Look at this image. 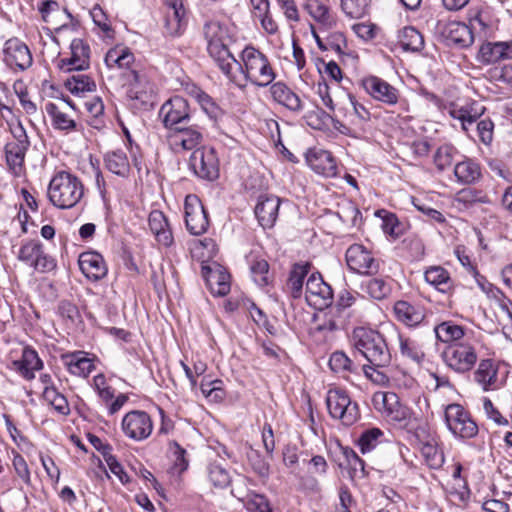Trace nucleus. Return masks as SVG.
<instances>
[{
    "mask_svg": "<svg viewBox=\"0 0 512 512\" xmlns=\"http://www.w3.org/2000/svg\"><path fill=\"white\" fill-rule=\"evenodd\" d=\"M239 62L234 56L229 60V71L221 70L222 73L235 85L244 88L247 82L258 87L270 85L276 75L265 54L260 50L247 46L241 53Z\"/></svg>",
    "mask_w": 512,
    "mask_h": 512,
    "instance_id": "obj_1",
    "label": "nucleus"
},
{
    "mask_svg": "<svg viewBox=\"0 0 512 512\" xmlns=\"http://www.w3.org/2000/svg\"><path fill=\"white\" fill-rule=\"evenodd\" d=\"M351 343L374 366H389L391 353L383 335L373 329L358 327L353 330Z\"/></svg>",
    "mask_w": 512,
    "mask_h": 512,
    "instance_id": "obj_2",
    "label": "nucleus"
},
{
    "mask_svg": "<svg viewBox=\"0 0 512 512\" xmlns=\"http://www.w3.org/2000/svg\"><path fill=\"white\" fill-rule=\"evenodd\" d=\"M84 194L81 180L67 171L56 173L48 185L47 196L53 206L70 209L76 206Z\"/></svg>",
    "mask_w": 512,
    "mask_h": 512,
    "instance_id": "obj_3",
    "label": "nucleus"
},
{
    "mask_svg": "<svg viewBox=\"0 0 512 512\" xmlns=\"http://www.w3.org/2000/svg\"><path fill=\"white\" fill-rule=\"evenodd\" d=\"M203 33L207 40V50L220 70L229 71V60L233 54L229 50L232 43V35L226 24L217 20L207 21L203 27Z\"/></svg>",
    "mask_w": 512,
    "mask_h": 512,
    "instance_id": "obj_4",
    "label": "nucleus"
},
{
    "mask_svg": "<svg viewBox=\"0 0 512 512\" xmlns=\"http://www.w3.org/2000/svg\"><path fill=\"white\" fill-rule=\"evenodd\" d=\"M356 294L344 289L339 292L336 303L324 313L322 322L318 326L319 331L334 332L345 329L349 323V308L356 302Z\"/></svg>",
    "mask_w": 512,
    "mask_h": 512,
    "instance_id": "obj_5",
    "label": "nucleus"
},
{
    "mask_svg": "<svg viewBox=\"0 0 512 512\" xmlns=\"http://www.w3.org/2000/svg\"><path fill=\"white\" fill-rule=\"evenodd\" d=\"M326 405L331 417L339 419L346 426L353 425L360 417L358 404L351 400L345 390L330 389Z\"/></svg>",
    "mask_w": 512,
    "mask_h": 512,
    "instance_id": "obj_6",
    "label": "nucleus"
},
{
    "mask_svg": "<svg viewBox=\"0 0 512 512\" xmlns=\"http://www.w3.org/2000/svg\"><path fill=\"white\" fill-rule=\"evenodd\" d=\"M445 422L449 431L461 439H471L478 434V426L470 413L460 404L452 403L445 408Z\"/></svg>",
    "mask_w": 512,
    "mask_h": 512,
    "instance_id": "obj_7",
    "label": "nucleus"
},
{
    "mask_svg": "<svg viewBox=\"0 0 512 512\" xmlns=\"http://www.w3.org/2000/svg\"><path fill=\"white\" fill-rule=\"evenodd\" d=\"M441 357L451 370L460 374L470 371L478 359L475 347L468 342L448 345Z\"/></svg>",
    "mask_w": 512,
    "mask_h": 512,
    "instance_id": "obj_8",
    "label": "nucleus"
},
{
    "mask_svg": "<svg viewBox=\"0 0 512 512\" xmlns=\"http://www.w3.org/2000/svg\"><path fill=\"white\" fill-rule=\"evenodd\" d=\"M189 168L195 176L207 181L219 177V159L213 147L202 146L195 149L189 159Z\"/></svg>",
    "mask_w": 512,
    "mask_h": 512,
    "instance_id": "obj_9",
    "label": "nucleus"
},
{
    "mask_svg": "<svg viewBox=\"0 0 512 512\" xmlns=\"http://www.w3.org/2000/svg\"><path fill=\"white\" fill-rule=\"evenodd\" d=\"M159 117L167 131L187 125L193 119L188 101L178 95L170 98L161 106Z\"/></svg>",
    "mask_w": 512,
    "mask_h": 512,
    "instance_id": "obj_10",
    "label": "nucleus"
},
{
    "mask_svg": "<svg viewBox=\"0 0 512 512\" xmlns=\"http://www.w3.org/2000/svg\"><path fill=\"white\" fill-rule=\"evenodd\" d=\"M348 268L361 275H375L380 270V260L362 244H352L345 253Z\"/></svg>",
    "mask_w": 512,
    "mask_h": 512,
    "instance_id": "obj_11",
    "label": "nucleus"
},
{
    "mask_svg": "<svg viewBox=\"0 0 512 512\" xmlns=\"http://www.w3.org/2000/svg\"><path fill=\"white\" fill-rule=\"evenodd\" d=\"M435 33L446 45L460 48L469 47L474 42V35L471 28L458 21H438Z\"/></svg>",
    "mask_w": 512,
    "mask_h": 512,
    "instance_id": "obj_12",
    "label": "nucleus"
},
{
    "mask_svg": "<svg viewBox=\"0 0 512 512\" xmlns=\"http://www.w3.org/2000/svg\"><path fill=\"white\" fill-rule=\"evenodd\" d=\"M167 139L175 152L195 150L203 141L202 128L191 121L169 130Z\"/></svg>",
    "mask_w": 512,
    "mask_h": 512,
    "instance_id": "obj_13",
    "label": "nucleus"
},
{
    "mask_svg": "<svg viewBox=\"0 0 512 512\" xmlns=\"http://www.w3.org/2000/svg\"><path fill=\"white\" fill-rule=\"evenodd\" d=\"M306 300L318 310L328 309L333 303V289L319 272L312 273L306 282Z\"/></svg>",
    "mask_w": 512,
    "mask_h": 512,
    "instance_id": "obj_14",
    "label": "nucleus"
},
{
    "mask_svg": "<svg viewBox=\"0 0 512 512\" xmlns=\"http://www.w3.org/2000/svg\"><path fill=\"white\" fill-rule=\"evenodd\" d=\"M185 224L192 235H202L209 227L208 214L197 195L189 194L184 202Z\"/></svg>",
    "mask_w": 512,
    "mask_h": 512,
    "instance_id": "obj_15",
    "label": "nucleus"
},
{
    "mask_svg": "<svg viewBox=\"0 0 512 512\" xmlns=\"http://www.w3.org/2000/svg\"><path fill=\"white\" fill-rule=\"evenodd\" d=\"M3 62L13 71H25L33 63L28 46L18 38H10L4 43Z\"/></svg>",
    "mask_w": 512,
    "mask_h": 512,
    "instance_id": "obj_16",
    "label": "nucleus"
},
{
    "mask_svg": "<svg viewBox=\"0 0 512 512\" xmlns=\"http://www.w3.org/2000/svg\"><path fill=\"white\" fill-rule=\"evenodd\" d=\"M122 429L127 437L141 441L150 436L153 430V424L148 413L134 410L124 416Z\"/></svg>",
    "mask_w": 512,
    "mask_h": 512,
    "instance_id": "obj_17",
    "label": "nucleus"
},
{
    "mask_svg": "<svg viewBox=\"0 0 512 512\" xmlns=\"http://www.w3.org/2000/svg\"><path fill=\"white\" fill-rule=\"evenodd\" d=\"M361 85L373 99L387 105H395L399 100V91L380 77L370 75L362 79Z\"/></svg>",
    "mask_w": 512,
    "mask_h": 512,
    "instance_id": "obj_18",
    "label": "nucleus"
},
{
    "mask_svg": "<svg viewBox=\"0 0 512 512\" xmlns=\"http://www.w3.org/2000/svg\"><path fill=\"white\" fill-rule=\"evenodd\" d=\"M71 57L60 60V68L66 71H81L89 67L90 47L82 39H73Z\"/></svg>",
    "mask_w": 512,
    "mask_h": 512,
    "instance_id": "obj_19",
    "label": "nucleus"
},
{
    "mask_svg": "<svg viewBox=\"0 0 512 512\" xmlns=\"http://www.w3.org/2000/svg\"><path fill=\"white\" fill-rule=\"evenodd\" d=\"M201 275L205 279L212 294L225 296L230 291V275L221 266L215 267L203 265Z\"/></svg>",
    "mask_w": 512,
    "mask_h": 512,
    "instance_id": "obj_20",
    "label": "nucleus"
},
{
    "mask_svg": "<svg viewBox=\"0 0 512 512\" xmlns=\"http://www.w3.org/2000/svg\"><path fill=\"white\" fill-rule=\"evenodd\" d=\"M280 199L276 196L262 195L255 207V216L262 228H272L277 220Z\"/></svg>",
    "mask_w": 512,
    "mask_h": 512,
    "instance_id": "obj_21",
    "label": "nucleus"
},
{
    "mask_svg": "<svg viewBox=\"0 0 512 512\" xmlns=\"http://www.w3.org/2000/svg\"><path fill=\"white\" fill-rule=\"evenodd\" d=\"M477 59L482 64H494L512 59V42H487L481 45Z\"/></svg>",
    "mask_w": 512,
    "mask_h": 512,
    "instance_id": "obj_22",
    "label": "nucleus"
},
{
    "mask_svg": "<svg viewBox=\"0 0 512 512\" xmlns=\"http://www.w3.org/2000/svg\"><path fill=\"white\" fill-rule=\"evenodd\" d=\"M270 92L273 100L289 111L296 114L303 111L304 105L302 100L284 82L279 81L272 84Z\"/></svg>",
    "mask_w": 512,
    "mask_h": 512,
    "instance_id": "obj_23",
    "label": "nucleus"
},
{
    "mask_svg": "<svg viewBox=\"0 0 512 512\" xmlns=\"http://www.w3.org/2000/svg\"><path fill=\"white\" fill-rule=\"evenodd\" d=\"M78 262L80 270L90 280L98 281L107 274L105 261L97 252L82 253L79 256Z\"/></svg>",
    "mask_w": 512,
    "mask_h": 512,
    "instance_id": "obj_24",
    "label": "nucleus"
},
{
    "mask_svg": "<svg viewBox=\"0 0 512 512\" xmlns=\"http://www.w3.org/2000/svg\"><path fill=\"white\" fill-rule=\"evenodd\" d=\"M393 311L396 319L408 327H416L425 321L424 309L404 300L397 301Z\"/></svg>",
    "mask_w": 512,
    "mask_h": 512,
    "instance_id": "obj_25",
    "label": "nucleus"
},
{
    "mask_svg": "<svg viewBox=\"0 0 512 512\" xmlns=\"http://www.w3.org/2000/svg\"><path fill=\"white\" fill-rule=\"evenodd\" d=\"M149 227L157 242L165 247L173 243V235L168 220L163 212L153 210L149 215Z\"/></svg>",
    "mask_w": 512,
    "mask_h": 512,
    "instance_id": "obj_26",
    "label": "nucleus"
},
{
    "mask_svg": "<svg viewBox=\"0 0 512 512\" xmlns=\"http://www.w3.org/2000/svg\"><path fill=\"white\" fill-rule=\"evenodd\" d=\"M350 99L353 105L351 125L354 127H348L344 124H340L338 129L344 135L358 137L361 133L365 132V126L370 121L371 115L363 105L354 101L351 96Z\"/></svg>",
    "mask_w": 512,
    "mask_h": 512,
    "instance_id": "obj_27",
    "label": "nucleus"
},
{
    "mask_svg": "<svg viewBox=\"0 0 512 512\" xmlns=\"http://www.w3.org/2000/svg\"><path fill=\"white\" fill-rule=\"evenodd\" d=\"M307 161L310 167L318 174L325 177L337 175V164L329 151L320 150L308 156Z\"/></svg>",
    "mask_w": 512,
    "mask_h": 512,
    "instance_id": "obj_28",
    "label": "nucleus"
},
{
    "mask_svg": "<svg viewBox=\"0 0 512 512\" xmlns=\"http://www.w3.org/2000/svg\"><path fill=\"white\" fill-rule=\"evenodd\" d=\"M63 360L69 372L75 376L86 378L95 369L93 361L83 351L63 355Z\"/></svg>",
    "mask_w": 512,
    "mask_h": 512,
    "instance_id": "obj_29",
    "label": "nucleus"
},
{
    "mask_svg": "<svg viewBox=\"0 0 512 512\" xmlns=\"http://www.w3.org/2000/svg\"><path fill=\"white\" fill-rule=\"evenodd\" d=\"M498 369L490 359L482 360L477 370L474 372V380L485 391L493 390L496 388Z\"/></svg>",
    "mask_w": 512,
    "mask_h": 512,
    "instance_id": "obj_30",
    "label": "nucleus"
},
{
    "mask_svg": "<svg viewBox=\"0 0 512 512\" xmlns=\"http://www.w3.org/2000/svg\"><path fill=\"white\" fill-rule=\"evenodd\" d=\"M14 364L18 372L27 380H32L35 377L34 371L41 370L43 367L42 360L32 348H25L21 360L16 361Z\"/></svg>",
    "mask_w": 512,
    "mask_h": 512,
    "instance_id": "obj_31",
    "label": "nucleus"
},
{
    "mask_svg": "<svg viewBox=\"0 0 512 512\" xmlns=\"http://www.w3.org/2000/svg\"><path fill=\"white\" fill-rule=\"evenodd\" d=\"M305 8L309 15L321 24V31L329 30L336 25V19L330 13L329 7L319 0H308Z\"/></svg>",
    "mask_w": 512,
    "mask_h": 512,
    "instance_id": "obj_32",
    "label": "nucleus"
},
{
    "mask_svg": "<svg viewBox=\"0 0 512 512\" xmlns=\"http://www.w3.org/2000/svg\"><path fill=\"white\" fill-rule=\"evenodd\" d=\"M433 331L437 340L449 345L460 343L459 341L465 336L464 328L453 321L441 322L434 326Z\"/></svg>",
    "mask_w": 512,
    "mask_h": 512,
    "instance_id": "obj_33",
    "label": "nucleus"
},
{
    "mask_svg": "<svg viewBox=\"0 0 512 512\" xmlns=\"http://www.w3.org/2000/svg\"><path fill=\"white\" fill-rule=\"evenodd\" d=\"M126 79L130 85L127 91L128 97L132 100L146 103L149 99V93L147 91L148 81L146 77L136 70H130Z\"/></svg>",
    "mask_w": 512,
    "mask_h": 512,
    "instance_id": "obj_34",
    "label": "nucleus"
},
{
    "mask_svg": "<svg viewBox=\"0 0 512 512\" xmlns=\"http://www.w3.org/2000/svg\"><path fill=\"white\" fill-rule=\"evenodd\" d=\"M425 281L439 292L447 293L453 286L449 272L441 266H431L424 273Z\"/></svg>",
    "mask_w": 512,
    "mask_h": 512,
    "instance_id": "obj_35",
    "label": "nucleus"
},
{
    "mask_svg": "<svg viewBox=\"0 0 512 512\" xmlns=\"http://www.w3.org/2000/svg\"><path fill=\"white\" fill-rule=\"evenodd\" d=\"M454 175L458 183L472 184L480 179L481 169L478 163L465 159L455 165Z\"/></svg>",
    "mask_w": 512,
    "mask_h": 512,
    "instance_id": "obj_36",
    "label": "nucleus"
},
{
    "mask_svg": "<svg viewBox=\"0 0 512 512\" xmlns=\"http://www.w3.org/2000/svg\"><path fill=\"white\" fill-rule=\"evenodd\" d=\"M309 263H296L293 265L288 280L287 288L293 298H299L302 294L304 279L310 270Z\"/></svg>",
    "mask_w": 512,
    "mask_h": 512,
    "instance_id": "obj_37",
    "label": "nucleus"
},
{
    "mask_svg": "<svg viewBox=\"0 0 512 512\" xmlns=\"http://www.w3.org/2000/svg\"><path fill=\"white\" fill-rule=\"evenodd\" d=\"M104 161L106 168L118 176H127L130 171L127 155L122 150L107 152Z\"/></svg>",
    "mask_w": 512,
    "mask_h": 512,
    "instance_id": "obj_38",
    "label": "nucleus"
},
{
    "mask_svg": "<svg viewBox=\"0 0 512 512\" xmlns=\"http://www.w3.org/2000/svg\"><path fill=\"white\" fill-rule=\"evenodd\" d=\"M398 41L405 51L417 52L424 46L422 34L412 26H406L399 31Z\"/></svg>",
    "mask_w": 512,
    "mask_h": 512,
    "instance_id": "obj_39",
    "label": "nucleus"
},
{
    "mask_svg": "<svg viewBox=\"0 0 512 512\" xmlns=\"http://www.w3.org/2000/svg\"><path fill=\"white\" fill-rule=\"evenodd\" d=\"M186 10H165L164 28L168 35H180L186 26Z\"/></svg>",
    "mask_w": 512,
    "mask_h": 512,
    "instance_id": "obj_40",
    "label": "nucleus"
},
{
    "mask_svg": "<svg viewBox=\"0 0 512 512\" xmlns=\"http://www.w3.org/2000/svg\"><path fill=\"white\" fill-rule=\"evenodd\" d=\"M45 111L51 117L52 125L55 129L69 131L76 128V122L66 113L62 112L55 103H47L45 105Z\"/></svg>",
    "mask_w": 512,
    "mask_h": 512,
    "instance_id": "obj_41",
    "label": "nucleus"
},
{
    "mask_svg": "<svg viewBox=\"0 0 512 512\" xmlns=\"http://www.w3.org/2000/svg\"><path fill=\"white\" fill-rule=\"evenodd\" d=\"M65 87L75 95L96 90L95 81L88 75H72L65 81Z\"/></svg>",
    "mask_w": 512,
    "mask_h": 512,
    "instance_id": "obj_42",
    "label": "nucleus"
},
{
    "mask_svg": "<svg viewBox=\"0 0 512 512\" xmlns=\"http://www.w3.org/2000/svg\"><path fill=\"white\" fill-rule=\"evenodd\" d=\"M421 453L427 465L432 469H439L444 464V454L434 440L423 443Z\"/></svg>",
    "mask_w": 512,
    "mask_h": 512,
    "instance_id": "obj_43",
    "label": "nucleus"
},
{
    "mask_svg": "<svg viewBox=\"0 0 512 512\" xmlns=\"http://www.w3.org/2000/svg\"><path fill=\"white\" fill-rule=\"evenodd\" d=\"M210 483L218 489L226 488L231 483V476L227 469L218 463H210L207 467Z\"/></svg>",
    "mask_w": 512,
    "mask_h": 512,
    "instance_id": "obj_44",
    "label": "nucleus"
},
{
    "mask_svg": "<svg viewBox=\"0 0 512 512\" xmlns=\"http://www.w3.org/2000/svg\"><path fill=\"white\" fill-rule=\"evenodd\" d=\"M371 0H341L343 13L352 19L365 16L370 8Z\"/></svg>",
    "mask_w": 512,
    "mask_h": 512,
    "instance_id": "obj_45",
    "label": "nucleus"
},
{
    "mask_svg": "<svg viewBox=\"0 0 512 512\" xmlns=\"http://www.w3.org/2000/svg\"><path fill=\"white\" fill-rule=\"evenodd\" d=\"M43 397L60 414L67 415L69 413L70 409L67 399L54 386H45Z\"/></svg>",
    "mask_w": 512,
    "mask_h": 512,
    "instance_id": "obj_46",
    "label": "nucleus"
},
{
    "mask_svg": "<svg viewBox=\"0 0 512 512\" xmlns=\"http://www.w3.org/2000/svg\"><path fill=\"white\" fill-rule=\"evenodd\" d=\"M328 364L331 370L336 373H351L356 370V366L353 361L341 351L333 352Z\"/></svg>",
    "mask_w": 512,
    "mask_h": 512,
    "instance_id": "obj_47",
    "label": "nucleus"
},
{
    "mask_svg": "<svg viewBox=\"0 0 512 512\" xmlns=\"http://www.w3.org/2000/svg\"><path fill=\"white\" fill-rule=\"evenodd\" d=\"M340 449L354 476H367L368 473L365 470V462L357 455V453L348 446H340Z\"/></svg>",
    "mask_w": 512,
    "mask_h": 512,
    "instance_id": "obj_48",
    "label": "nucleus"
},
{
    "mask_svg": "<svg viewBox=\"0 0 512 512\" xmlns=\"http://www.w3.org/2000/svg\"><path fill=\"white\" fill-rule=\"evenodd\" d=\"M399 347L400 352L404 357H407L418 364L424 359V352L420 346L410 338H405L402 335H399Z\"/></svg>",
    "mask_w": 512,
    "mask_h": 512,
    "instance_id": "obj_49",
    "label": "nucleus"
},
{
    "mask_svg": "<svg viewBox=\"0 0 512 512\" xmlns=\"http://www.w3.org/2000/svg\"><path fill=\"white\" fill-rule=\"evenodd\" d=\"M28 147L8 143L5 147L6 161L10 168L16 170L22 167Z\"/></svg>",
    "mask_w": 512,
    "mask_h": 512,
    "instance_id": "obj_50",
    "label": "nucleus"
},
{
    "mask_svg": "<svg viewBox=\"0 0 512 512\" xmlns=\"http://www.w3.org/2000/svg\"><path fill=\"white\" fill-rule=\"evenodd\" d=\"M383 432L379 428L365 430L359 437L357 444L363 454L372 451L379 443Z\"/></svg>",
    "mask_w": 512,
    "mask_h": 512,
    "instance_id": "obj_51",
    "label": "nucleus"
},
{
    "mask_svg": "<svg viewBox=\"0 0 512 512\" xmlns=\"http://www.w3.org/2000/svg\"><path fill=\"white\" fill-rule=\"evenodd\" d=\"M365 290L373 299L382 300L391 293V286L382 278H372L367 281Z\"/></svg>",
    "mask_w": 512,
    "mask_h": 512,
    "instance_id": "obj_52",
    "label": "nucleus"
},
{
    "mask_svg": "<svg viewBox=\"0 0 512 512\" xmlns=\"http://www.w3.org/2000/svg\"><path fill=\"white\" fill-rule=\"evenodd\" d=\"M254 282L263 287L270 283L269 264L264 259H256L250 267Z\"/></svg>",
    "mask_w": 512,
    "mask_h": 512,
    "instance_id": "obj_53",
    "label": "nucleus"
},
{
    "mask_svg": "<svg viewBox=\"0 0 512 512\" xmlns=\"http://www.w3.org/2000/svg\"><path fill=\"white\" fill-rule=\"evenodd\" d=\"M42 249L43 246L40 242L29 241L21 246L17 258L32 267L36 258L39 257Z\"/></svg>",
    "mask_w": 512,
    "mask_h": 512,
    "instance_id": "obj_54",
    "label": "nucleus"
},
{
    "mask_svg": "<svg viewBox=\"0 0 512 512\" xmlns=\"http://www.w3.org/2000/svg\"><path fill=\"white\" fill-rule=\"evenodd\" d=\"M456 149L449 144L440 146L434 154V163L439 171L451 166Z\"/></svg>",
    "mask_w": 512,
    "mask_h": 512,
    "instance_id": "obj_55",
    "label": "nucleus"
},
{
    "mask_svg": "<svg viewBox=\"0 0 512 512\" xmlns=\"http://www.w3.org/2000/svg\"><path fill=\"white\" fill-rule=\"evenodd\" d=\"M197 101L200 104L202 110L208 115V117L214 121H217L222 117V109L213 101V99L203 91L197 93Z\"/></svg>",
    "mask_w": 512,
    "mask_h": 512,
    "instance_id": "obj_56",
    "label": "nucleus"
},
{
    "mask_svg": "<svg viewBox=\"0 0 512 512\" xmlns=\"http://www.w3.org/2000/svg\"><path fill=\"white\" fill-rule=\"evenodd\" d=\"M248 461L253 471L262 479H267L270 475V465L268 461L256 450L248 453Z\"/></svg>",
    "mask_w": 512,
    "mask_h": 512,
    "instance_id": "obj_57",
    "label": "nucleus"
},
{
    "mask_svg": "<svg viewBox=\"0 0 512 512\" xmlns=\"http://www.w3.org/2000/svg\"><path fill=\"white\" fill-rule=\"evenodd\" d=\"M373 403L377 409L392 413L394 405L398 404V397L392 392H378L373 396Z\"/></svg>",
    "mask_w": 512,
    "mask_h": 512,
    "instance_id": "obj_58",
    "label": "nucleus"
},
{
    "mask_svg": "<svg viewBox=\"0 0 512 512\" xmlns=\"http://www.w3.org/2000/svg\"><path fill=\"white\" fill-rule=\"evenodd\" d=\"M457 201L464 204L489 203L488 197L480 190L465 188L458 192Z\"/></svg>",
    "mask_w": 512,
    "mask_h": 512,
    "instance_id": "obj_59",
    "label": "nucleus"
},
{
    "mask_svg": "<svg viewBox=\"0 0 512 512\" xmlns=\"http://www.w3.org/2000/svg\"><path fill=\"white\" fill-rule=\"evenodd\" d=\"M169 451L174 459V468L178 470V472H184L189 465V462L186 458V450L182 448L176 441H171L169 443Z\"/></svg>",
    "mask_w": 512,
    "mask_h": 512,
    "instance_id": "obj_60",
    "label": "nucleus"
},
{
    "mask_svg": "<svg viewBox=\"0 0 512 512\" xmlns=\"http://www.w3.org/2000/svg\"><path fill=\"white\" fill-rule=\"evenodd\" d=\"M57 312L62 318L70 321L71 323L81 321V314L78 307L68 300H61L59 302Z\"/></svg>",
    "mask_w": 512,
    "mask_h": 512,
    "instance_id": "obj_61",
    "label": "nucleus"
},
{
    "mask_svg": "<svg viewBox=\"0 0 512 512\" xmlns=\"http://www.w3.org/2000/svg\"><path fill=\"white\" fill-rule=\"evenodd\" d=\"M386 366H374L373 364L363 365L362 369L367 378H369L373 383L381 386H385L389 383V377L386 373H384L381 368H385Z\"/></svg>",
    "mask_w": 512,
    "mask_h": 512,
    "instance_id": "obj_62",
    "label": "nucleus"
},
{
    "mask_svg": "<svg viewBox=\"0 0 512 512\" xmlns=\"http://www.w3.org/2000/svg\"><path fill=\"white\" fill-rule=\"evenodd\" d=\"M244 504L251 512H269L272 510L268 499L264 495L255 492L250 495Z\"/></svg>",
    "mask_w": 512,
    "mask_h": 512,
    "instance_id": "obj_63",
    "label": "nucleus"
},
{
    "mask_svg": "<svg viewBox=\"0 0 512 512\" xmlns=\"http://www.w3.org/2000/svg\"><path fill=\"white\" fill-rule=\"evenodd\" d=\"M328 50H334L338 55H344L347 49V41L340 31L330 32L326 36Z\"/></svg>",
    "mask_w": 512,
    "mask_h": 512,
    "instance_id": "obj_64",
    "label": "nucleus"
}]
</instances>
